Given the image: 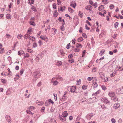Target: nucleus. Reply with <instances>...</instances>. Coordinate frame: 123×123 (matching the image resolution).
Returning <instances> with one entry per match:
<instances>
[{
    "mask_svg": "<svg viewBox=\"0 0 123 123\" xmlns=\"http://www.w3.org/2000/svg\"><path fill=\"white\" fill-rule=\"evenodd\" d=\"M29 37V35L27 34L24 35V37L25 39H27L28 38H30Z\"/></svg>",
    "mask_w": 123,
    "mask_h": 123,
    "instance_id": "nucleus-23",
    "label": "nucleus"
},
{
    "mask_svg": "<svg viewBox=\"0 0 123 123\" xmlns=\"http://www.w3.org/2000/svg\"><path fill=\"white\" fill-rule=\"evenodd\" d=\"M6 38L8 39L11 38L12 37L10 35H9L8 34H6Z\"/></svg>",
    "mask_w": 123,
    "mask_h": 123,
    "instance_id": "nucleus-26",
    "label": "nucleus"
},
{
    "mask_svg": "<svg viewBox=\"0 0 123 123\" xmlns=\"http://www.w3.org/2000/svg\"><path fill=\"white\" fill-rule=\"evenodd\" d=\"M24 72V70L23 69H22L20 70V74L21 75H22Z\"/></svg>",
    "mask_w": 123,
    "mask_h": 123,
    "instance_id": "nucleus-51",
    "label": "nucleus"
},
{
    "mask_svg": "<svg viewBox=\"0 0 123 123\" xmlns=\"http://www.w3.org/2000/svg\"><path fill=\"white\" fill-rule=\"evenodd\" d=\"M56 79H59L61 81H62L63 80V78L61 77L58 76V77H56Z\"/></svg>",
    "mask_w": 123,
    "mask_h": 123,
    "instance_id": "nucleus-22",
    "label": "nucleus"
},
{
    "mask_svg": "<svg viewBox=\"0 0 123 123\" xmlns=\"http://www.w3.org/2000/svg\"><path fill=\"white\" fill-rule=\"evenodd\" d=\"M120 106L119 104L116 103L114 105V108L115 109H118Z\"/></svg>",
    "mask_w": 123,
    "mask_h": 123,
    "instance_id": "nucleus-12",
    "label": "nucleus"
},
{
    "mask_svg": "<svg viewBox=\"0 0 123 123\" xmlns=\"http://www.w3.org/2000/svg\"><path fill=\"white\" fill-rule=\"evenodd\" d=\"M27 113L29 114H31V115H32L33 114L31 111H30L29 110H28L26 111Z\"/></svg>",
    "mask_w": 123,
    "mask_h": 123,
    "instance_id": "nucleus-38",
    "label": "nucleus"
},
{
    "mask_svg": "<svg viewBox=\"0 0 123 123\" xmlns=\"http://www.w3.org/2000/svg\"><path fill=\"white\" fill-rule=\"evenodd\" d=\"M114 6L112 4H111L110 5L109 7L111 9H112L114 7Z\"/></svg>",
    "mask_w": 123,
    "mask_h": 123,
    "instance_id": "nucleus-44",
    "label": "nucleus"
},
{
    "mask_svg": "<svg viewBox=\"0 0 123 123\" xmlns=\"http://www.w3.org/2000/svg\"><path fill=\"white\" fill-rule=\"evenodd\" d=\"M68 11L72 13L74 12V10L71 8L68 7Z\"/></svg>",
    "mask_w": 123,
    "mask_h": 123,
    "instance_id": "nucleus-25",
    "label": "nucleus"
},
{
    "mask_svg": "<svg viewBox=\"0 0 123 123\" xmlns=\"http://www.w3.org/2000/svg\"><path fill=\"white\" fill-rule=\"evenodd\" d=\"M105 52V49H102L100 51L99 54L101 56H102Z\"/></svg>",
    "mask_w": 123,
    "mask_h": 123,
    "instance_id": "nucleus-16",
    "label": "nucleus"
},
{
    "mask_svg": "<svg viewBox=\"0 0 123 123\" xmlns=\"http://www.w3.org/2000/svg\"><path fill=\"white\" fill-rule=\"evenodd\" d=\"M33 74L34 77L36 78H39L40 75L41 74L39 72L37 71H36L34 72L33 73Z\"/></svg>",
    "mask_w": 123,
    "mask_h": 123,
    "instance_id": "nucleus-3",
    "label": "nucleus"
},
{
    "mask_svg": "<svg viewBox=\"0 0 123 123\" xmlns=\"http://www.w3.org/2000/svg\"><path fill=\"white\" fill-rule=\"evenodd\" d=\"M53 9H56V4H55V3H54L53 5Z\"/></svg>",
    "mask_w": 123,
    "mask_h": 123,
    "instance_id": "nucleus-49",
    "label": "nucleus"
},
{
    "mask_svg": "<svg viewBox=\"0 0 123 123\" xmlns=\"http://www.w3.org/2000/svg\"><path fill=\"white\" fill-rule=\"evenodd\" d=\"M115 93L114 92H110L108 93V95L111 98L115 96Z\"/></svg>",
    "mask_w": 123,
    "mask_h": 123,
    "instance_id": "nucleus-8",
    "label": "nucleus"
},
{
    "mask_svg": "<svg viewBox=\"0 0 123 123\" xmlns=\"http://www.w3.org/2000/svg\"><path fill=\"white\" fill-rule=\"evenodd\" d=\"M73 57V56L72 55V54L69 55L68 56V58H71Z\"/></svg>",
    "mask_w": 123,
    "mask_h": 123,
    "instance_id": "nucleus-59",
    "label": "nucleus"
},
{
    "mask_svg": "<svg viewBox=\"0 0 123 123\" xmlns=\"http://www.w3.org/2000/svg\"><path fill=\"white\" fill-rule=\"evenodd\" d=\"M93 79V77H89L87 78L88 80L89 81H91Z\"/></svg>",
    "mask_w": 123,
    "mask_h": 123,
    "instance_id": "nucleus-50",
    "label": "nucleus"
},
{
    "mask_svg": "<svg viewBox=\"0 0 123 123\" xmlns=\"http://www.w3.org/2000/svg\"><path fill=\"white\" fill-rule=\"evenodd\" d=\"M81 80L80 79L79 80H77V85H78L80 84L81 83Z\"/></svg>",
    "mask_w": 123,
    "mask_h": 123,
    "instance_id": "nucleus-31",
    "label": "nucleus"
},
{
    "mask_svg": "<svg viewBox=\"0 0 123 123\" xmlns=\"http://www.w3.org/2000/svg\"><path fill=\"white\" fill-rule=\"evenodd\" d=\"M75 39H73L72 42L73 43V44H75Z\"/></svg>",
    "mask_w": 123,
    "mask_h": 123,
    "instance_id": "nucleus-62",
    "label": "nucleus"
},
{
    "mask_svg": "<svg viewBox=\"0 0 123 123\" xmlns=\"http://www.w3.org/2000/svg\"><path fill=\"white\" fill-rule=\"evenodd\" d=\"M35 108L34 107L31 106L28 107V109H30L32 111Z\"/></svg>",
    "mask_w": 123,
    "mask_h": 123,
    "instance_id": "nucleus-29",
    "label": "nucleus"
},
{
    "mask_svg": "<svg viewBox=\"0 0 123 123\" xmlns=\"http://www.w3.org/2000/svg\"><path fill=\"white\" fill-rule=\"evenodd\" d=\"M113 66L111 64H110L109 66L107 69V71L108 72H112V71Z\"/></svg>",
    "mask_w": 123,
    "mask_h": 123,
    "instance_id": "nucleus-7",
    "label": "nucleus"
},
{
    "mask_svg": "<svg viewBox=\"0 0 123 123\" xmlns=\"http://www.w3.org/2000/svg\"><path fill=\"white\" fill-rule=\"evenodd\" d=\"M74 50L76 52H79L80 51V49H77V48H75L74 49Z\"/></svg>",
    "mask_w": 123,
    "mask_h": 123,
    "instance_id": "nucleus-52",
    "label": "nucleus"
},
{
    "mask_svg": "<svg viewBox=\"0 0 123 123\" xmlns=\"http://www.w3.org/2000/svg\"><path fill=\"white\" fill-rule=\"evenodd\" d=\"M60 55L62 56H64L65 55V53L62 49H61L60 51Z\"/></svg>",
    "mask_w": 123,
    "mask_h": 123,
    "instance_id": "nucleus-15",
    "label": "nucleus"
},
{
    "mask_svg": "<svg viewBox=\"0 0 123 123\" xmlns=\"http://www.w3.org/2000/svg\"><path fill=\"white\" fill-rule=\"evenodd\" d=\"M27 50L28 52H29L30 53H31L33 51V50L29 48H28L27 49Z\"/></svg>",
    "mask_w": 123,
    "mask_h": 123,
    "instance_id": "nucleus-35",
    "label": "nucleus"
},
{
    "mask_svg": "<svg viewBox=\"0 0 123 123\" xmlns=\"http://www.w3.org/2000/svg\"><path fill=\"white\" fill-rule=\"evenodd\" d=\"M111 121L112 123H115L116 122L114 118H112L111 119Z\"/></svg>",
    "mask_w": 123,
    "mask_h": 123,
    "instance_id": "nucleus-56",
    "label": "nucleus"
},
{
    "mask_svg": "<svg viewBox=\"0 0 123 123\" xmlns=\"http://www.w3.org/2000/svg\"><path fill=\"white\" fill-rule=\"evenodd\" d=\"M6 18L8 19H11V17L10 14H8L6 15Z\"/></svg>",
    "mask_w": 123,
    "mask_h": 123,
    "instance_id": "nucleus-20",
    "label": "nucleus"
},
{
    "mask_svg": "<svg viewBox=\"0 0 123 123\" xmlns=\"http://www.w3.org/2000/svg\"><path fill=\"white\" fill-rule=\"evenodd\" d=\"M82 36L84 38H86L87 37V36L85 33H83Z\"/></svg>",
    "mask_w": 123,
    "mask_h": 123,
    "instance_id": "nucleus-46",
    "label": "nucleus"
},
{
    "mask_svg": "<svg viewBox=\"0 0 123 123\" xmlns=\"http://www.w3.org/2000/svg\"><path fill=\"white\" fill-rule=\"evenodd\" d=\"M82 88L84 90L86 89H87V86L86 85H84L82 86Z\"/></svg>",
    "mask_w": 123,
    "mask_h": 123,
    "instance_id": "nucleus-34",
    "label": "nucleus"
},
{
    "mask_svg": "<svg viewBox=\"0 0 123 123\" xmlns=\"http://www.w3.org/2000/svg\"><path fill=\"white\" fill-rule=\"evenodd\" d=\"M102 102L106 104L109 103L110 101L106 98H103L101 99Z\"/></svg>",
    "mask_w": 123,
    "mask_h": 123,
    "instance_id": "nucleus-4",
    "label": "nucleus"
},
{
    "mask_svg": "<svg viewBox=\"0 0 123 123\" xmlns=\"http://www.w3.org/2000/svg\"><path fill=\"white\" fill-rule=\"evenodd\" d=\"M70 6H72L74 8H75L76 6V3L74 1H72L70 2Z\"/></svg>",
    "mask_w": 123,
    "mask_h": 123,
    "instance_id": "nucleus-6",
    "label": "nucleus"
},
{
    "mask_svg": "<svg viewBox=\"0 0 123 123\" xmlns=\"http://www.w3.org/2000/svg\"><path fill=\"white\" fill-rule=\"evenodd\" d=\"M85 28L86 29L89 30L90 29V28L89 27H87V25L86 24L85 25Z\"/></svg>",
    "mask_w": 123,
    "mask_h": 123,
    "instance_id": "nucleus-61",
    "label": "nucleus"
},
{
    "mask_svg": "<svg viewBox=\"0 0 123 123\" xmlns=\"http://www.w3.org/2000/svg\"><path fill=\"white\" fill-rule=\"evenodd\" d=\"M97 2H95V3L94 4L93 6H95V8H96V7L97 6Z\"/></svg>",
    "mask_w": 123,
    "mask_h": 123,
    "instance_id": "nucleus-64",
    "label": "nucleus"
},
{
    "mask_svg": "<svg viewBox=\"0 0 123 123\" xmlns=\"http://www.w3.org/2000/svg\"><path fill=\"white\" fill-rule=\"evenodd\" d=\"M40 38L43 40H46V42H47L48 40V39L46 36H44L43 35L41 36L40 37Z\"/></svg>",
    "mask_w": 123,
    "mask_h": 123,
    "instance_id": "nucleus-11",
    "label": "nucleus"
},
{
    "mask_svg": "<svg viewBox=\"0 0 123 123\" xmlns=\"http://www.w3.org/2000/svg\"><path fill=\"white\" fill-rule=\"evenodd\" d=\"M48 101L49 102H50L52 104H53L54 102L51 99H49V100Z\"/></svg>",
    "mask_w": 123,
    "mask_h": 123,
    "instance_id": "nucleus-54",
    "label": "nucleus"
},
{
    "mask_svg": "<svg viewBox=\"0 0 123 123\" xmlns=\"http://www.w3.org/2000/svg\"><path fill=\"white\" fill-rule=\"evenodd\" d=\"M70 47V44H68L66 46V48L67 49H69Z\"/></svg>",
    "mask_w": 123,
    "mask_h": 123,
    "instance_id": "nucleus-55",
    "label": "nucleus"
},
{
    "mask_svg": "<svg viewBox=\"0 0 123 123\" xmlns=\"http://www.w3.org/2000/svg\"><path fill=\"white\" fill-rule=\"evenodd\" d=\"M60 29L62 31H63L65 30V28L64 26L63 25H62V26L60 28Z\"/></svg>",
    "mask_w": 123,
    "mask_h": 123,
    "instance_id": "nucleus-39",
    "label": "nucleus"
},
{
    "mask_svg": "<svg viewBox=\"0 0 123 123\" xmlns=\"http://www.w3.org/2000/svg\"><path fill=\"white\" fill-rule=\"evenodd\" d=\"M29 37V39L30 40H31L33 41H35V38L34 37L30 36Z\"/></svg>",
    "mask_w": 123,
    "mask_h": 123,
    "instance_id": "nucleus-19",
    "label": "nucleus"
},
{
    "mask_svg": "<svg viewBox=\"0 0 123 123\" xmlns=\"http://www.w3.org/2000/svg\"><path fill=\"white\" fill-rule=\"evenodd\" d=\"M68 61L70 63H72L74 62V59H72L71 60H68Z\"/></svg>",
    "mask_w": 123,
    "mask_h": 123,
    "instance_id": "nucleus-37",
    "label": "nucleus"
},
{
    "mask_svg": "<svg viewBox=\"0 0 123 123\" xmlns=\"http://www.w3.org/2000/svg\"><path fill=\"white\" fill-rule=\"evenodd\" d=\"M115 73H113L111 74V77H113L115 75Z\"/></svg>",
    "mask_w": 123,
    "mask_h": 123,
    "instance_id": "nucleus-63",
    "label": "nucleus"
},
{
    "mask_svg": "<svg viewBox=\"0 0 123 123\" xmlns=\"http://www.w3.org/2000/svg\"><path fill=\"white\" fill-rule=\"evenodd\" d=\"M16 76V77L14 78V80H16L18 79L19 77V76L18 74H17Z\"/></svg>",
    "mask_w": 123,
    "mask_h": 123,
    "instance_id": "nucleus-28",
    "label": "nucleus"
},
{
    "mask_svg": "<svg viewBox=\"0 0 123 123\" xmlns=\"http://www.w3.org/2000/svg\"><path fill=\"white\" fill-rule=\"evenodd\" d=\"M76 89V87L75 86H69L68 88V90L72 92H75Z\"/></svg>",
    "mask_w": 123,
    "mask_h": 123,
    "instance_id": "nucleus-1",
    "label": "nucleus"
},
{
    "mask_svg": "<svg viewBox=\"0 0 123 123\" xmlns=\"http://www.w3.org/2000/svg\"><path fill=\"white\" fill-rule=\"evenodd\" d=\"M87 7L89 9V10L90 11H91V10L90 9H92V6L90 5H89Z\"/></svg>",
    "mask_w": 123,
    "mask_h": 123,
    "instance_id": "nucleus-53",
    "label": "nucleus"
},
{
    "mask_svg": "<svg viewBox=\"0 0 123 123\" xmlns=\"http://www.w3.org/2000/svg\"><path fill=\"white\" fill-rule=\"evenodd\" d=\"M53 78L52 79V82L55 85H56L58 83V82L57 80H55L54 81H53Z\"/></svg>",
    "mask_w": 123,
    "mask_h": 123,
    "instance_id": "nucleus-17",
    "label": "nucleus"
},
{
    "mask_svg": "<svg viewBox=\"0 0 123 123\" xmlns=\"http://www.w3.org/2000/svg\"><path fill=\"white\" fill-rule=\"evenodd\" d=\"M6 119L7 122L9 123H10L11 122V118L10 116L7 115L6 116Z\"/></svg>",
    "mask_w": 123,
    "mask_h": 123,
    "instance_id": "nucleus-5",
    "label": "nucleus"
},
{
    "mask_svg": "<svg viewBox=\"0 0 123 123\" xmlns=\"http://www.w3.org/2000/svg\"><path fill=\"white\" fill-rule=\"evenodd\" d=\"M29 56V55L27 53H26L25 54V55L24 56V58H26V57H28Z\"/></svg>",
    "mask_w": 123,
    "mask_h": 123,
    "instance_id": "nucleus-42",
    "label": "nucleus"
},
{
    "mask_svg": "<svg viewBox=\"0 0 123 123\" xmlns=\"http://www.w3.org/2000/svg\"><path fill=\"white\" fill-rule=\"evenodd\" d=\"M76 47L77 48H81L82 47L81 44H79L78 43L76 44Z\"/></svg>",
    "mask_w": 123,
    "mask_h": 123,
    "instance_id": "nucleus-21",
    "label": "nucleus"
},
{
    "mask_svg": "<svg viewBox=\"0 0 123 123\" xmlns=\"http://www.w3.org/2000/svg\"><path fill=\"white\" fill-rule=\"evenodd\" d=\"M86 23L87 24H88L90 26L91 25L90 23L89 22L88 20H86Z\"/></svg>",
    "mask_w": 123,
    "mask_h": 123,
    "instance_id": "nucleus-58",
    "label": "nucleus"
},
{
    "mask_svg": "<svg viewBox=\"0 0 123 123\" xmlns=\"http://www.w3.org/2000/svg\"><path fill=\"white\" fill-rule=\"evenodd\" d=\"M101 87L103 90H105L107 89L105 87V86L102 85L101 86Z\"/></svg>",
    "mask_w": 123,
    "mask_h": 123,
    "instance_id": "nucleus-48",
    "label": "nucleus"
},
{
    "mask_svg": "<svg viewBox=\"0 0 123 123\" xmlns=\"http://www.w3.org/2000/svg\"><path fill=\"white\" fill-rule=\"evenodd\" d=\"M62 64V62L61 61H59L57 62L56 65L58 66H61Z\"/></svg>",
    "mask_w": 123,
    "mask_h": 123,
    "instance_id": "nucleus-18",
    "label": "nucleus"
},
{
    "mask_svg": "<svg viewBox=\"0 0 123 123\" xmlns=\"http://www.w3.org/2000/svg\"><path fill=\"white\" fill-rule=\"evenodd\" d=\"M22 37V35H21V34H18L17 36V38L19 39H21Z\"/></svg>",
    "mask_w": 123,
    "mask_h": 123,
    "instance_id": "nucleus-41",
    "label": "nucleus"
},
{
    "mask_svg": "<svg viewBox=\"0 0 123 123\" xmlns=\"http://www.w3.org/2000/svg\"><path fill=\"white\" fill-rule=\"evenodd\" d=\"M37 44L36 43H33V48L36 47H37Z\"/></svg>",
    "mask_w": 123,
    "mask_h": 123,
    "instance_id": "nucleus-60",
    "label": "nucleus"
},
{
    "mask_svg": "<svg viewBox=\"0 0 123 123\" xmlns=\"http://www.w3.org/2000/svg\"><path fill=\"white\" fill-rule=\"evenodd\" d=\"M45 109V107H43L41 109V111L42 112H44V110Z\"/></svg>",
    "mask_w": 123,
    "mask_h": 123,
    "instance_id": "nucleus-57",
    "label": "nucleus"
},
{
    "mask_svg": "<svg viewBox=\"0 0 123 123\" xmlns=\"http://www.w3.org/2000/svg\"><path fill=\"white\" fill-rule=\"evenodd\" d=\"M83 40V39L82 37H80L78 39V42H81Z\"/></svg>",
    "mask_w": 123,
    "mask_h": 123,
    "instance_id": "nucleus-24",
    "label": "nucleus"
},
{
    "mask_svg": "<svg viewBox=\"0 0 123 123\" xmlns=\"http://www.w3.org/2000/svg\"><path fill=\"white\" fill-rule=\"evenodd\" d=\"M111 99L114 101L116 102L118 101V99L117 96H115L113 97L112 98H111Z\"/></svg>",
    "mask_w": 123,
    "mask_h": 123,
    "instance_id": "nucleus-10",
    "label": "nucleus"
},
{
    "mask_svg": "<svg viewBox=\"0 0 123 123\" xmlns=\"http://www.w3.org/2000/svg\"><path fill=\"white\" fill-rule=\"evenodd\" d=\"M122 91L121 90V88H119L117 89V92L118 93L120 94H122V93H120V92H121Z\"/></svg>",
    "mask_w": 123,
    "mask_h": 123,
    "instance_id": "nucleus-27",
    "label": "nucleus"
},
{
    "mask_svg": "<svg viewBox=\"0 0 123 123\" xmlns=\"http://www.w3.org/2000/svg\"><path fill=\"white\" fill-rule=\"evenodd\" d=\"M64 117L63 116L59 115V119L61 121H62L63 122L66 121V119H65Z\"/></svg>",
    "mask_w": 123,
    "mask_h": 123,
    "instance_id": "nucleus-9",
    "label": "nucleus"
},
{
    "mask_svg": "<svg viewBox=\"0 0 123 123\" xmlns=\"http://www.w3.org/2000/svg\"><path fill=\"white\" fill-rule=\"evenodd\" d=\"M57 0V4L60 5L61 4V1L60 0Z\"/></svg>",
    "mask_w": 123,
    "mask_h": 123,
    "instance_id": "nucleus-40",
    "label": "nucleus"
},
{
    "mask_svg": "<svg viewBox=\"0 0 123 123\" xmlns=\"http://www.w3.org/2000/svg\"><path fill=\"white\" fill-rule=\"evenodd\" d=\"M83 13L81 12L80 11L79 12V16L81 18H82V16Z\"/></svg>",
    "mask_w": 123,
    "mask_h": 123,
    "instance_id": "nucleus-43",
    "label": "nucleus"
},
{
    "mask_svg": "<svg viewBox=\"0 0 123 123\" xmlns=\"http://www.w3.org/2000/svg\"><path fill=\"white\" fill-rule=\"evenodd\" d=\"M95 114L92 113L88 114L86 116V117L87 119L89 120L92 118V116Z\"/></svg>",
    "mask_w": 123,
    "mask_h": 123,
    "instance_id": "nucleus-2",
    "label": "nucleus"
},
{
    "mask_svg": "<svg viewBox=\"0 0 123 123\" xmlns=\"http://www.w3.org/2000/svg\"><path fill=\"white\" fill-rule=\"evenodd\" d=\"M53 95L54 96V99L56 101V100L57 98V95L55 93H54Z\"/></svg>",
    "mask_w": 123,
    "mask_h": 123,
    "instance_id": "nucleus-47",
    "label": "nucleus"
},
{
    "mask_svg": "<svg viewBox=\"0 0 123 123\" xmlns=\"http://www.w3.org/2000/svg\"><path fill=\"white\" fill-rule=\"evenodd\" d=\"M1 82L4 83H6V80L5 79H1Z\"/></svg>",
    "mask_w": 123,
    "mask_h": 123,
    "instance_id": "nucleus-32",
    "label": "nucleus"
},
{
    "mask_svg": "<svg viewBox=\"0 0 123 123\" xmlns=\"http://www.w3.org/2000/svg\"><path fill=\"white\" fill-rule=\"evenodd\" d=\"M31 9L33 11L36 12L37 11V10L36 9V8L34 6H32V7L31 8Z\"/></svg>",
    "mask_w": 123,
    "mask_h": 123,
    "instance_id": "nucleus-30",
    "label": "nucleus"
},
{
    "mask_svg": "<svg viewBox=\"0 0 123 123\" xmlns=\"http://www.w3.org/2000/svg\"><path fill=\"white\" fill-rule=\"evenodd\" d=\"M30 24L33 26H35V23L31 21L30 22Z\"/></svg>",
    "mask_w": 123,
    "mask_h": 123,
    "instance_id": "nucleus-45",
    "label": "nucleus"
},
{
    "mask_svg": "<svg viewBox=\"0 0 123 123\" xmlns=\"http://www.w3.org/2000/svg\"><path fill=\"white\" fill-rule=\"evenodd\" d=\"M93 84V86L94 88H96L98 86V84L96 82H94Z\"/></svg>",
    "mask_w": 123,
    "mask_h": 123,
    "instance_id": "nucleus-36",
    "label": "nucleus"
},
{
    "mask_svg": "<svg viewBox=\"0 0 123 123\" xmlns=\"http://www.w3.org/2000/svg\"><path fill=\"white\" fill-rule=\"evenodd\" d=\"M118 25L119 23L118 22H117L115 23L114 24V26L116 28H117L118 26Z\"/></svg>",
    "mask_w": 123,
    "mask_h": 123,
    "instance_id": "nucleus-33",
    "label": "nucleus"
},
{
    "mask_svg": "<svg viewBox=\"0 0 123 123\" xmlns=\"http://www.w3.org/2000/svg\"><path fill=\"white\" fill-rule=\"evenodd\" d=\"M99 74L100 76V78L102 79H103V77H104V74L102 72H100L99 73Z\"/></svg>",
    "mask_w": 123,
    "mask_h": 123,
    "instance_id": "nucleus-14",
    "label": "nucleus"
},
{
    "mask_svg": "<svg viewBox=\"0 0 123 123\" xmlns=\"http://www.w3.org/2000/svg\"><path fill=\"white\" fill-rule=\"evenodd\" d=\"M62 115H63L62 116H63V117H66L68 115V113H67V111H65L63 112V113Z\"/></svg>",
    "mask_w": 123,
    "mask_h": 123,
    "instance_id": "nucleus-13",
    "label": "nucleus"
}]
</instances>
